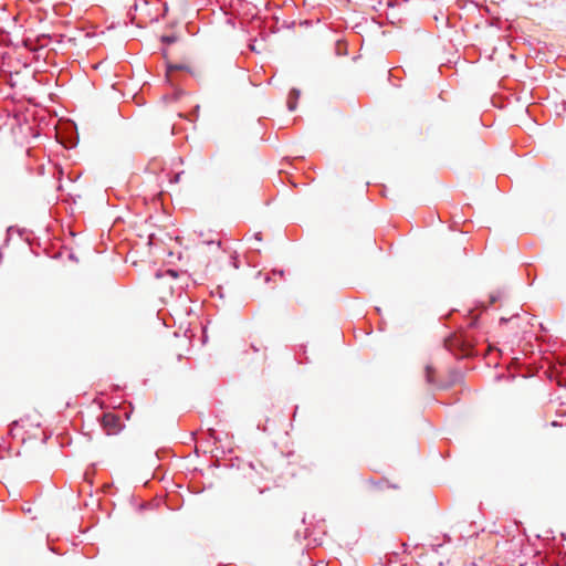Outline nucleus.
<instances>
[{"label": "nucleus", "instance_id": "nucleus-1", "mask_svg": "<svg viewBox=\"0 0 566 566\" xmlns=\"http://www.w3.org/2000/svg\"><path fill=\"white\" fill-rule=\"evenodd\" d=\"M446 348L457 356H470L473 352L474 343L468 335L453 334L444 342Z\"/></svg>", "mask_w": 566, "mask_h": 566}, {"label": "nucleus", "instance_id": "nucleus-2", "mask_svg": "<svg viewBox=\"0 0 566 566\" xmlns=\"http://www.w3.org/2000/svg\"><path fill=\"white\" fill-rule=\"evenodd\" d=\"M102 424L108 436L116 434L122 429L120 418L115 413H105Z\"/></svg>", "mask_w": 566, "mask_h": 566}, {"label": "nucleus", "instance_id": "nucleus-3", "mask_svg": "<svg viewBox=\"0 0 566 566\" xmlns=\"http://www.w3.org/2000/svg\"><path fill=\"white\" fill-rule=\"evenodd\" d=\"M381 491V484H373L368 490V496L370 499H377Z\"/></svg>", "mask_w": 566, "mask_h": 566}, {"label": "nucleus", "instance_id": "nucleus-4", "mask_svg": "<svg viewBox=\"0 0 566 566\" xmlns=\"http://www.w3.org/2000/svg\"><path fill=\"white\" fill-rule=\"evenodd\" d=\"M426 378L429 384L433 382V369L430 366L426 368Z\"/></svg>", "mask_w": 566, "mask_h": 566}, {"label": "nucleus", "instance_id": "nucleus-5", "mask_svg": "<svg viewBox=\"0 0 566 566\" xmlns=\"http://www.w3.org/2000/svg\"><path fill=\"white\" fill-rule=\"evenodd\" d=\"M182 69H184V66H182V65H169V66L167 67V77H168V80H170V76H171V72H172V71L182 70Z\"/></svg>", "mask_w": 566, "mask_h": 566}, {"label": "nucleus", "instance_id": "nucleus-6", "mask_svg": "<svg viewBox=\"0 0 566 566\" xmlns=\"http://www.w3.org/2000/svg\"><path fill=\"white\" fill-rule=\"evenodd\" d=\"M163 41L166 43H172L176 41L175 36H163Z\"/></svg>", "mask_w": 566, "mask_h": 566}, {"label": "nucleus", "instance_id": "nucleus-7", "mask_svg": "<svg viewBox=\"0 0 566 566\" xmlns=\"http://www.w3.org/2000/svg\"><path fill=\"white\" fill-rule=\"evenodd\" d=\"M289 108L291 111H294L295 109V103L294 102H289Z\"/></svg>", "mask_w": 566, "mask_h": 566}, {"label": "nucleus", "instance_id": "nucleus-8", "mask_svg": "<svg viewBox=\"0 0 566 566\" xmlns=\"http://www.w3.org/2000/svg\"><path fill=\"white\" fill-rule=\"evenodd\" d=\"M386 490H389V486L388 485H384Z\"/></svg>", "mask_w": 566, "mask_h": 566}, {"label": "nucleus", "instance_id": "nucleus-9", "mask_svg": "<svg viewBox=\"0 0 566 566\" xmlns=\"http://www.w3.org/2000/svg\"><path fill=\"white\" fill-rule=\"evenodd\" d=\"M386 490H389V486L388 485H384Z\"/></svg>", "mask_w": 566, "mask_h": 566}]
</instances>
